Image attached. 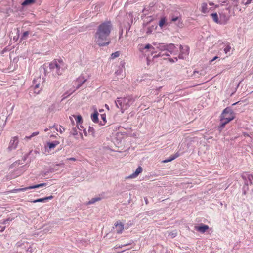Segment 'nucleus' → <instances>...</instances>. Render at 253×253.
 <instances>
[{
  "instance_id": "nucleus-1",
  "label": "nucleus",
  "mask_w": 253,
  "mask_h": 253,
  "mask_svg": "<svg viewBox=\"0 0 253 253\" xmlns=\"http://www.w3.org/2000/svg\"><path fill=\"white\" fill-rule=\"evenodd\" d=\"M112 29L113 25L110 21L107 20L100 23L94 35L95 43L100 47L108 45L110 43L109 37Z\"/></svg>"
},
{
  "instance_id": "nucleus-2",
  "label": "nucleus",
  "mask_w": 253,
  "mask_h": 253,
  "mask_svg": "<svg viewBox=\"0 0 253 253\" xmlns=\"http://www.w3.org/2000/svg\"><path fill=\"white\" fill-rule=\"evenodd\" d=\"M235 113L230 108L224 109L220 115V124L218 129L221 132L224 128L225 125L235 118Z\"/></svg>"
},
{
  "instance_id": "nucleus-3",
  "label": "nucleus",
  "mask_w": 253,
  "mask_h": 253,
  "mask_svg": "<svg viewBox=\"0 0 253 253\" xmlns=\"http://www.w3.org/2000/svg\"><path fill=\"white\" fill-rule=\"evenodd\" d=\"M65 65L61 59H55L49 64L50 72L54 77L61 75L65 68Z\"/></svg>"
},
{
  "instance_id": "nucleus-4",
  "label": "nucleus",
  "mask_w": 253,
  "mask_h": 253,
  "mask_svg": "<svg viewBox=\"0 0 253 253\" xmlns=\"http://www.w3.org/2000/svg\"><path fill=\"white\" fill-rule=\"evenodd\" d=\"M135 101V98L130 95L125 97L118 98L115 101L116 106L117 108H120L122 113L127 109Z\"/></svg>"
},
{
  "instance_id": "nucleus-5",
  "label": "nucleus",
  "mask_w": 253,
  "mask_h": 253,
  "mask_svg": "<svg viewBox=\"0 0 253 253\" xmlns=\"http://www.w3.org/2000/svg\"><path fill=\"white\" fill-rule=\"evenodd\" d=\"M177 50H176V47L174 44L170 43L167 44L166 52L161 54L159 53L158 55L154 56V58H158L163 56H169L170 54H176Z\"/></svg>"
},
{
  "instance_id": "nucleus-6",
  "label": "nucleus",
  "mask_w": 253,
  "mask_h": 253,
  "mask_svg": "<svg viewBox=\"0 0 253 253\" xmlns=\"http://www.w3.org/2000/svg\"><path fill=\"white\" fill-rule=\"evenodd\" d=\"M180 53L178 55L179 59H184L189 53V48L187 46H182L181 45L179 46Z\"/></svg>"
},
{
  "instance_id": "nucleus-7",
  "label": "nucleus",
  "mask_w": 253,
  "mask_h": 253,
  "mask_svg": "<svg viewBox=\"0 0 253 253\" xmlns=\"http://www.w3.org/2000/svg\"><path fill=\"white\" fill-rule=\"evenodd\" d=\"M251 174H248V173H244L242 174L241 177L244 180V185L243 186V193L246 194L247 191L249 190V178H250Z\"/></svg>"
},
{
  "instance_id": "nucleus-8",
  "label": "nucleus",
  "mask_w": 253,
  "mask_h": 253,
  "mask_svg": "<svg viewBox=\"0 0 253 253\" xmlns=\"http://www.w3.org/2000/svg\"><path fill=\"white\" fill-rule=\"evenodd\" d=\"M19 143V139L17 136H14L11 138L9 146L8 147V150L11 151L16 149Z\"/></svg>"
},
{
  "instance_id": "nucleus-9",
  "label": "nucleus",
  "mask_w": 253,
  "mask_h": 253,
  "mask_svg": "<svg viewBox=\"0 0 253 253\" xmlns=\"http://www.w3.org/2000/svg\"><path fill=\"white\" fill-rule=\"evenodd\" d=\"M41 80L42 79L41 78H38L33 80L34 90L35 93L38 94L42 89V85L40 84Z\"/></svg>"
},
{
  "instance_id": "nucleus-10",
  "label": "nucleus",
  "mask_w": 253,
  "mask_h": 253,
  "mask_svg": "<svg viewBox=\"0 0 253 253\" xmlns=\"http://www.w3.org/2000/svg\"><path fill=\"white\" fill-rule=\"evenodd\" d=\"M154 45H155L157 48H158L161 51V52H160L161 53V54L166 52L167 44L163 43H154Z\"/></svg>"
},
{
  "instance_id": "nucleus-11",
  "label": "nucleus",
  "mask_w": 253,
  "mask_h": 253,
  "mask_svg": "<svg viewBox=\"0 0 253 253\" xmlns=\"http://www.w3.org/2000/svg\"><path fill=\"white\" fill-rule=\"evenodd\" d=\"M209 226L207 225H204L202 224L200 226H195L194 228L195 229L202 233H205L206 230H207L209 229Z\"/></svg>"
},
{
  "instance_id": "nucleus-12",
  "label": "nucleus",
  "mask_w": 253,
  "mask_h": 253,
  "mask_svg": "<svg viewBox=\"0 0 253 253\" xmlns=\"http://www.w3.org/2000/svg\"><path fill=\"white\" fill-rule=\"evenodd\" d=\"M116 231L118 234H121L124 230V224L120 221H117L115 224Z\"/></svg>"
},
{
  "instance_id": "nucleus-13",
  "label": "nucleus",
  "mask_w": 253,
  "mask_h": 253,
  "mask_svg": "<svg viewBox=\"0 0 253 253\" xmlns=\"http://www.w3.org/2000/svg\"><path fill=\"white\" fill-rule=\"evenodd\" d=\"M86 81V80L82 76L77 78L75 81V83L77 84L76 89H79Z\"/></svg>"
},
{
  "instance_id": "nucleus-14",
  "label": "nucleus",
  "mask_w": 253,
  "mask_h": 253,
  "mask_svg": "<svg viewBox=\"0 0 253 253\" xmlns=\"http://www.w3.org/2000/svg\"><path fill=\"white\" fill-rule=\"evenodd\" d=\"M171 21L172 22H177L176 24L178 26H181L182 25L181 17L179 16H175L172 15L171 16Z\"/></svg>"
},
{
  "instance_id": "nucleus-15",
  "label": "nucleus",
  "mask_w": 253,
  "mask_h": 253,
  "mask_svg": "<svg viewBox=\"0 0 253 253\" xmlns=\"http://www.w3.org/2000/svg\"><path fill=\"white\" fill-rule=\"evenodd\" d=\"M142 168L141 167L139 166L135 170V172L130 174L128 177L129 178H134L136 177L140 173H141L142 172Z\"/></svg>"
},
{
  "instance_id": "nucleus-16",
  "label": "nucleus",
  "mask_w": 253,
  "mask_h": 253,
  "mask_svg": "<svg viewBox=\"0 0 253 253\" xmlns=\"http://www.w3.org/2000/svg\"><path fill=\"white\" fill-rule=\"evenodd\" d=\"M143 45H141L139 47V50L142 52H144L145 50L149 49L150 51H151L152 53L154 52L153 50L154 49V47H153L151 44H147L145 46L142 47Z\"/></svg>"
},
{
  "instance_id": "nucleus-17",
  "label": "nucleus",
  "mask_w": 253,
  "mask_h": 253,
  "mask_svg": "<svg viewBox=\"0 0 253 253\" xmlns=\"http://www.w3.org/2000/svg\"><path fill=\"white\" fill-rule=\"evenodd\" d=\"M53 197L52 196H50L48 197H45L43 198H39L36 200H34L32 201H30V202L32 203H37V202H46L47 200H51L53 199Z\"/></svg>"
},
{
  "instance_id": "nucleus-18",
  "label": "nucleus",
  "mask_w": 253,
  "mask_h": 253,
  "mask_svg": "<svg viewBox=\"0 0 253 253\" xmlns=\"http://www.w3.org/2000/svg\"><path fill=\"white\" fill-rule=\"evenodd\" d=\"M179 156V154L178 153H176L173 155L170 156L169 158L164 160L162 161L163 163H166L169 162H171L172 160H174L175 159L177 158Z\"/></svg>"
},
{
  "instance_id": "nucleus-19",
  "label": "nucleus",
  "mask_w": 253,
  "mask_h": 253,
  "mask_svg": "<svg viewBox=\"0 0 253 253\" xmlns=\"http://www.w3.org/2000/svg\"><path fill=\"white\" fill-rule=\"evenodd\" d=\"M28 190H30L29 186L24 187V188H22L13 189L9 191V192L11 193H17L18 192L25 191H26Z\"/></svg>"
},
{
  "instance_id": "nucleus-20",
  "label": "nucleus",
  "mask_w": 253,
  "mask_h": 253,
  "mask_svg": "<svg viewBox=\"0 0 253 253\" xmlns=\"http://www.w3.org/2000/svg\"><path fill=\"white\" fill-rule=\"evenodd\" d=\"M201 11L204 14H206L209 11L207 4L206 3L203 2L202 3Z\"/></svg>"
},
{
  "instance_id": "nucleus-21",
  "label": "nucleus",
  "mask_w": 253,
  "mask_h": 253,
  "mask_svg": "<svg viewBox=\"0 0 253 253\" xmlns=\"http://www.w3.org/2000/svg\"><path fill=\"white\" fill-rule=\"evenodd\" d=\"M77 89H76V87L75 88L74 87L69 89L66 93L63 94V98H66L67 96L70 95L72 93H73Z\"/></svg>"
},
{
  "instance_id": "nucleus-22",
  "label": "nucleus",
  "mask_w": 253,
  "mask_h": 253,
  "mask_svg": "<svg viewBox=\"0 0 253 253\" xmlns=\"http://www.w3.org/2000/svg\"><path fill=\"white\" fill-rule=\"evenodd\" d=\"M58 141H55L51 142H48L47 145L50 149H54L56 146L59 144Z\"/></svg>"
},
{
  "instance_id": "nucleus-23",
  "label": "nucleus",
  "mask_w": 253,
  "mask_h": 253,
  "mask_svg": "<svg viewBox=\"0 0 253 253\" xmlns=\"http://www.w3.org/2000/svg\"><path fill=\"white\" fill-rule=\"evenodd\" d=\"M124 64H125L124 62L121 63L119 67V69H118L115 72V74L116 75L118 76L122 74V73L123 72V69L124 68Z\"/></svg>"
},
{
  "instance_id": "nucleus-24",
  "label": "nucleus",
  "mask_w": 253,
  "mask_h": 253,
  "mask_svg": "<svg viewBox=\"0 0 253 253\" xmlns=\"http://www.w3.org/2000/svg\"><path fill=\"white\" fill-rule=\"evenodd\" d=\"M211 16L212 17L213 21L216 23L219 24H222V22L220 21V19L218 18V15L216 13H212Z\"/></svg>"
},
{
  "instance_id": "nucleus-25",
  "label": "nucleus",
  "mask_w": 253,
  "mask_h": 253,
  "mask_svg": "<svg viewBox=\"0 0 253 253\" xmlns=\"http://www.w3.org/2000/svg\"><path fill=\"white\" fill-rule=\"evenodd\" d=\"M220 15V21L222 22V24H225L228 20V17L225 15L224 14H219Z\"/></svg>"
},
{
  "instance_id": "nucleus-26",
  "label": "nucleus",
  "mask_w": 253,
  "mask_h": 253,
  "mask_svg": "<svg viewBox=\"0 0 253 253\" xmlns=\"http://www.w3.org/2000/svg\"><path fill=\"white\" fill-rule=\"evenodd\" d=\"M46 185H47V183H42L38 184H36V185H34L29 186V187H30V189H35V188H40V187H44V186H46Z\"/></svg>"
},
{
  "instance_id": "nucleus-27",
  "label": "nucleus",
  "mask_w": 253,
  "mask_h": 253,
  "mask_svg": "<svg viewBox=\"0 0 253 253\" xmlns=\"http://www.w3.org/2000/svg\"><path fill=\"white\" fill-rule=\"evenodd\" d=\"M98 113L97 112H95L91 116V120L94 123H97L98 121Z\"/></svg>"
},
{
  "instance_id": "nucleus-28",
  "label": "nucleus",
  "mask_w": 253,
  "mask_h": 253,
  "mask_svg": "<svg viewBox=\"0 0 253 253\" xmlns=\"http://www.w3.org/2000/svg\"><path fill=\"white\" fill-rule=\"evenodd\" d=\"M36 0H25L22 3V5L24 6L34 3Z\"/></svg>"
},
{
  "instance_id": "nucleus-29",
  "label": "nucleus",
  "mask_w": 253,
  "mask_h": 253,
  "mask_svg": "<svg viewBox=\"0 0 253 253\" xmlns=\"http://www.w3.org/2000/svg\"><path fill=\"white\" fill-rule=\"evenodd\" d=\"M231 49V47L230 45H227L224 49V51L226 54H230V50Z\"/></svg>"
},
{
  "instance_id": "nucleus-30",
  "label": "nucleus",
  "mask_w": 253,
  "mask_h": 253,
  "mask_svg": "<svg viewBox=\"0 0 253 253\" xmlns=\"http://www.w3.org/2000/svg\"><path fill=\"white\" fill-rule=\"evenodd\" d=\"M78 129L81 130L79 127H78L77 128H76V127L73 128L70 132L71 134L74 135V136L77 135L78 133Z\"/></svg>"
},
{
  "instance_id": "nucleus-31",
  "label": "nucleus",
  "mask_w": 253,
  "mask_h": 253,
  "mask_svg": "<svg viewBox=\"0 0 253 253\" xmlns=\"http://www.w3.org/2000/svg\"><path fill=\"white\" fill-rule=\"evenodd\" d=\"M101 200V198L100 197H95L92 198L90 201H88L87 204H94L95 202Z\"/></svg>"
},
{
  "instance_id": "nucleus-32",
  "label": "nucleus",
  "mask_w": 253,
  "mask_h": 253,
  "mask_svg": "<svg viewBox=\"0 0 253 253\" xmlns=\"http://www.w3.org/2000/svg\"><path fill=\"white\" fill-rule=\"evenodd\" d=\"M166 22V17H163L159 21V25L161 28H162Z\"/></svg>"
},
{
  "instance_id": "nucleus-33",
  "label": "nucleus",
  "mask_w": 253,
  "mask_h": 253,
  "mask_svg": "<svg viewBox=\"0 0 253 253\" xmlns=\"http://www.w3.org/2000/svg\"><path fill=\"white\" fill-rule=\"evenodd\" d=\"M29 34V32L28 31H25L21 37V40H24L27 39L28 36Z\"/></svg>"
},
{
  "instance_id": "nucleus-34",
  "label": "nucleus",
  "mask_w": 253,
  "mask_h": 253,
  "mask_svg": "<svg viewBox=\"0 0 253 253\" xmlns=\"http://www.w3.org/2000/svg\"><path fill=\"white\" fill-rule=\"evenodd\" d=\"M101 118L102 120H103V123L100 122V125L102 126V125H105V124L106 122V115L104 114H101Z\"/></svg>"
},
{
  "instance_id": "nucleus-35",
  "label": "nucleus",
  "mask_w": 253,
  "mask_h": 253,
  "mask_svg": "<svg viewBox=\"0 0 253 253\" xmlns=\"http://www.w3.org/2000/svg\"><path fill=\"white\" fill-rule=\"evenodd\" d=\"M120 55V52L119 51H116L115 52H114L111 54V58L112 59H114L118 57H119Z\"/></svg>"
},
{
  "instance_id": "nucleus-36",
  "label": "nucleus",
  "mask_w": 253,
  "mask_h": 253,
  "mask_svg": "<svg viewBox=\"0 0 253 253\" xmlns=\"http://www.w3.org/2000/svg\"><path fill=\"white\" fill-rule=\"evenodd\" d=\"M88 131L89 133H91V135L94 136V129L93 127H91V126H89L88 127Z\"/></svg>"
},
{
  "instance_id": "nucleus-37",
  "label": "nucleus",
  "mask_w": 253,
  "mask_h": 253,
  "mask_svg": "<svg viewBox=\"0 0 253 253\" xmlns=\"http://www.w3.org/2000/svg\"><path fill=\"white\" fill-rule=\"evenodd\" d=\"M76 123L77 124H80L82 121V117L81 116L79 115L77 117L76 119Z\"/></svg>"
},
{
  "instance_id": "nucleus-38",
  "label": "nucleus",
  "mask_w": 253,
  "mask_h": 253,
  "mask_svg": "<svg viewBox=\"0 0 253 253\" xmlns=\"http://www.w3.org/2000/svg\"><path fill=\"white\" fill-rule=\"evenodd\" d=\"M56 130L57 131H59L61 133H62L63 132H64L65 131L64 128H63L61 126H60L59 128H58V126L56 127Z\"/></svg>"
},
{
  "instance_id": "nucleus-39",
  "label": "nucleus",
  "mask_w": 253,
  "mask_h": 253,
  "mask_svg": "<svg viewBox=\"0 0 253 253\" xmlns=\"http://www.w3.org/2000/svg\"><path fill=\"white\" fill-rule=\"evenodd\" d=\"M149 7H147V8H144L142 11V12H143V15H146L148 14L147 13V11L149 10Z\"/></svg>"
},
{
  "instance_id": "nucleus-40",
  "label": "nucleus",
  "mask_w": 253,
  "mask_h": 253,
  "mask_svg": "<svg viewBox=\"0 0 253 253\" xmlns=\"http://www.w3.org/2000/svg\"><path fill=\"white\" fill-rule=\"evenodd\" d=\"M249 182L250 184L253 185V174H251Z\"/></svg>"
},
{
  "instance_id": "nucleus-41",
  "label": "nucleus",
  "mask_w": 253,
  "mask_h": 253,
  "mask_svg": "<svg viewBox=\"0 0 253 253\" xmlns=\"http://www.w3.org/2000/svg\"><path fill=\"white\" fill-rule=\"evenodd\" d=\"M169 60L172 63H174L177 61V58L176 57L174 58H169Z\"/></svg>"
},
{
  "instance_id": "nucleus-42",
  "label": "nucleus",
  "mask_w": 253,
  "mask_h": 253,
  "mask_svg": "<svg viewBox=\"0 0 253 253\" xmlns=\"http://www.w3.org/2000/svg\"><path fill=\"white\" fill-rule=\"evenodd\" d=\"M39 134V132L38 131L34 132L32 133V134L31 135V137H32V138L34 136L38 135Z\"/></svg>"
},
{
  "instance_id": "nucleus-43",
  "label": "nucleus",
  "mask_w": 253,
  "mask_h": 253,
  "mask_svg": "<svg viewBox=\"0 0 253 253\" xmlns=\"http://www.w3.org/2000/svg\"><path fill=\"white\" fill-rule=\"evenodd\" d=\"M252 1V0H247L246 1H243V2L244 3V4L245 5H248L249 4H250Z\"/></svg>"
},
{
  "instance_id": "nucleus-44",
  "label": "nucleus",
  "mask_w": 253,
  "mask_h": 253,
  "mask_svg": "<svg viewBox=\"0 0 253 253\" xmlns=\"http://www.w3.org/2000/svg\"><path fill=\"white\" fill-rule=\"evenodd\" d=\"M67 160L76 161V159L75 158H74V157H71V158H67Z\"/></svg>"
},
{
  "instance_id": "nucleus-45",
  "label": "nucleus",
  "mask_w": 253,
  "mask_h": 253,
  "mask_svg": "<svg viewBox=\"0 0 253 253\" xmlns=\"http://www.w3.org/2000/svg\"><path fill=\"white\" fill-rule=\"evenodd\" d=\"M12 220V219H10L9 218H7V219L4 220V221L3 222V224H6L7 222L9 221H11Z\"/></svg>"
},
{
  "instance_id": "nucleus-46",
  "label": "nucleus",
  "mask_w": 253,
  "mask_h": 253,
  "mask_svg": "<svg viewBox=\"0 0 253 253\" xmlns=\"http://www.w3.org/2000/svg\"><path fill=\"white\" fill-rule=\"evenodd\" d=\"M31 138H32V137H31V135L28 136H26L24 138V140H29V139H31Z\"/></svg>"
},
{
  "instance_id": "nucleus-47",
  "label": "nucleus",
  "mask_w": 253,
  "mask_h": 253,
  "mask_svg": "<svg viewBox=\"0 0 253 253\" xmlns=\"http://www.w3.org/2000/svg\"><path fill=\"white\" fill-rule=\"evenodd\" d=\"M57 126H58L57 125H53L52 126H49V129H51L52 128H54L56 129V127H57Z\"/></svg>"
},
{
  "instance_id": "nucleus-48",
  "label": "nucleus",
  "mask_w": 253,
  "mask_h": 253,
  "mask_svg": "<svg viewBox=\"0 0 253 253\" xmlns=\"http://www.w3.org/2000/svg\"><path fill=\"white\" fill-rule=\"evenodd\" d=\"M218 56H215L212 60H211L210 62L211 63H212L213 61L215 60L216 59H218Z\"/></svg>"
},
{
  "instance_id": "nucleus-49",
  "label": "nucleus",
  "mask_w": 253,
  "mask_h": 253,
  "mask_svg": "<svg viewBox=\"0 0 253 253\" xmlns=\"http://www.w3.org/2000/svg\"><path fill=\"white\" fill-rule=\"evenodd\" d=\"M22 245H23V243H20V242H18V243L16 244V245H17L18 247H20V246H21Z\"/></svg>"
},
{
  "instance_id": "nucleus-50",
  "label": "nucleus",
  "mask_w": 253,
  "mask_h": 253,
  "mask_svg": "<svg viewBox=\"0 0 253 253\" xmlns=\"http://www.w3.org/2000/svg\"><path fill=\"white\" fill-rule=\"evenodd\" d=\"M234 2L235 3V6H237L238 0H234Z\"/></svg>"
},
{
  "instance_id": "nucleus-51",
  "label": "nucleus",
  "mask_w": 253,
  "mask_h": 253,
  "mask_svg": "<svg viewBox=\"0 0 253 253\" xmlns=\"http://www.w3.org/2000/svg\"><path fill=\"white\" fill-rule=\"evenodd\" d=\"M5 227H0V232H3L4 229H5Z\"/></svg>"
},
{
  "instance_id": "nucleus-52",
  "label": "nucleus",
  "mask_w": 253,
  "mask_h": 253,
  "mask_svg": "<svg viewBox=\"0 0 253 253\" xmlns=\"http://www.w3.org/2000/svg\"><path fill=\"white\" fill-rule=\"evenodd\" d=\"M83 131H84V135H85V136H87V131H86V129H84L83 130Z\"/></svg>"
},
{
  "instance_id": "nucleus-53",
  "label": "nucleus",
  "mask_w": 253,
  "mask_h": 253,
  "mask_svg": "<svg viewBox=\"0 0 253 253\" xmlns=\"http://www.w3.org/2000/svg\"><path fill=\"white\" fill-rule=\"evenodd\" d=\"M151 32H152V31H151V30L149 28V29H148V30L146 31V33H147V34H150V33H151Z\"/></svg>"
},
{
  "instance_id": "nucleus-54",
  "label": "nucleus",
  "mask_w": 253,
  "mask_h": 253,
  "mask_svg": "<svg viewBox=\"0 0 253 253\" xmlns=\"http://www.w3.org/2000/svg\"><path fill=\"white\" fill-rule=\"evenodd\" d=\"M209 5L212 6L214 5V3L212 2H209Z\"/></svg>"
},
{
  "instance_id": "nucleus-55",
  "label": "nucleus",
  "mask_w": 253,
  "mask_h": 253,
  "mask_svg": "<svg viewBox=\"0 0 253 253\" xmlns=\"http://www.w3.org/2000/svg\"><path fill=\"white\" fill-rule=\"evenodd\" d=\"M49 128H45V129L44 130V131L45 132H47V131L49 130Z\"/></svg>"
},
{
  "instance_id": "nucleus-56",
  "label": "nucleus",
  "mask_w": 253,
  "mask_h": 253,
  "mask_svg": "<svg viewBox=\"0 0 253 253\" xmlns=\"http://www.w3.org/2000/svg\"><path fill=\"white\" fill-rule=\"evenodd\" d=\"M196 73H198V71H194V75H196Z\"/></svg>"
},
{
  "instance_id": "nucleus-57",
  "label": "nucleus",
  "mask_w": 253,
  "mask_h": 253,
  "mask_svg": "<svg viewBox=\"0 0 253 253\" xmlns=\"http://www.w3.org/2000/svg\"><path fill=\"white\" fill-rule=\"evenodd\" d=\"M130 244H124V245H122V246H127L128 245H129Z\"/></svg>"
},
{
  "instance_id": "nucleus-58",
  "label": "nucleus",
  "mask_w": 253,
  "mask_h": 253,
  "mask_svg": "<svg viewBox=\"0 0 253 253\" xmlns=\"http://www.w3.org/2000/svg\"><path fill=\"white\" fill-rule=\"evenodd\" d=\"M8 176H7L6 177V180H8L10 179V178H9V177H8Z\"/></svg>"
},
{
  "instance_id": "nucleus-59",
  "label": "nucleus",
  "mask_w": 253,
  "mask_h": 253,
  "mask_svg": "<svg viewBox=\"0 0 253 253\" xmlns=\"http://www.w3.org/2000/svg\"><path fill=\"white\" fill-rule=\"evenodd\" d=\"M238 103V102L235 103L233 104V105H235L237 104Z\"/></svg>"
},
{
  "instance_id": "nucleus-60",
  "label": "nucleus",
  "mask_w": 253,
  "mask_h": 253,
  "mask_svg": "<svg viewBox=\"0 0 253 253\" xmlns=\"http://www.w3.org/2000/svg\"><path fill=\"white\" fill-rule=\"evenodd\" d=\"M50 172H53V171H54V170H52V169H50Z\"/></svg>"
},
{
  "instance_id": "nucleus-61",
  "label": "nucleus",
  "mask_w": 253,
  "mask_h": 253,
  "mask_svg": "<svg viewBox=\"0 0 253 253\" xmlns=\"http://www.w3.org/2000/svg\"><path fill=\"white\" fill-rule=\"evenodd\" d=\"M50 137H55V136H54V135H51L50 136Z\"/></svg>"
},
{
  "instance_id": "nucleus-62",
  "label": "nucleus",
  "mask_w": 253,
  "mask_h": 253,
  "mask_svg": "<svg viewBox=\"0 0 253 253\" xmlns=\"http://www.w3.org/2000/svg\"><path fill=\"white\" fill-rule=\"evenodd\" d=\"M145 202L146 204H147V199H145Z\"/></svg>"
},
{
  "instance_id": "nucleus-63",
  "label": "nucleus",
  "mask_w": 253,
  "mask_h": 253,
  "mask_svg": "<svg viewBox=\"0 0 253 253\" xmlns=\"http://www.w3.org/2000/svg\"><path fill=\"white\" fill-rule=\"evenodd\" d=\"M244 1H245V0H243Z\"/></svg>"
}]
</instances>
